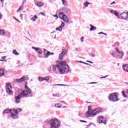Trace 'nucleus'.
Segmentation results:
<instances>
[{
	"instance_id": "9b49d317",
	"label": "nucleus",
	"mask_w": 128,
	"mask_h": 128,
	"mask_svg": "<svg viewBox=\"0 0 128 128\" xmlns=\"http://www.w3.org/2000/svg\"><path fill=\"white\" fill-rule=\"evenodd\" d=\"M24 80H26V77L22 76L20 78L15 80V82L16 84H20V82H22Z\"/></svg>"
},
{
	"instance_id": "dca6fc26",
	"label": "nucleus",
	"mask_w": 128,
	"mask_h": 128,
	"mask_svg": "<svg viewBox=\"0 0 128 128\" xmlns=\"http://www.w3.org/2000/svg\"><path fill=\"white\" fill-rule=\"evenodd\" d=\"M6 92L8 94H9V96H12V90H10V88H6Z\"/></svg>"
},
{
	"instance_id": "c85d7f7f",
	"label": "nucleus",
	"mask_w": 128,
	"mask_h": 128,
	"mask_svg": "<svg viewBox=\"0 0 128 128\" xmlns=\"http://www.w3.org/2000/svg\"><path fill=\"white\" fill-rule=\"evenodd\" d=\"M84 4L85 6H86V8H88V4H90V3L88 2V1H86V2Z\"/></svg>"
},
{
	"instance_id": "bb28decb",
	"label": "nucleus",
	"mask_w": 128,
	"mask_h": 128,
	"mask_svg": "<svg viewBox=\"0 0 128 128\" xmlns=\"http://www.w3.org/2000/svg\"><path fill=\"white\" fill-rule=\"evenodd\" d=\"M62 3L64 6H68V2L66 0H62Z\"/></svg>"
},
{
	"instance_id": "69168bd1",
	"label": "nucleus",
	"mask_w": 128,
	"mask_h": 128,
	"mask_svg": "<svg viewBox=\"0 0 128 128\" xmlns=\"http://www.w3.org/2000/svg\"><path fill=\"white\" fill-rule=\"evenodd\" d=\"M112 4H116V2H114V1L112 2Z\"/></svg>"
},
{
	"instance_id": "864d4df0",
	"label": "nucleus",
	"mask_w": 128,
	"mask_h": 128,
	"mask_svg": "<svg viewBox=\"0 0 128 128\" xmlns=\"http://www.w3.org/2000/svg\"><path fill=\"white\" fill-rule=\"evenodd\" d=\"M111 56H113V58H114V52H112L111 53Z\"/></svg>"
},
{
	"instance_id": "de8ad7c7",
	"label": "nucleus",
	"mask_w": 128,
	"mask_h": 128,
	"mask_svg": "<svg viewBox=\"0 0 128 128\" xmlns=\"http://www.w3.org/2000/svg\"><path fill=\"white\" fill-rule=\"evenodd\" d=\"M116 10H110V12H111L112 14H114V12H115Z\"/></svg>"
},
{
	"instance_id": "3c124183",
	"label": "nucleus",
	"mask_w": 128,
	"mask_h": 128,
	"mask_svg": "<svg viewBox=\"0 0 128 128\" xmlns=\"http://www.w3.org/2000/svg\"><path fill=\"white\" fill-rule=\"evenodd\" d=\"M22 16H24V14H20V18L21 20H22Z\"/></svg>"
},
{
	"instance_id": "f3484780",
	"label": "nucleus",
	"mask_w": 128,
	"mask_h": 128,
	"mask_svg": "<svg viewBox=\"0 0 128 128\" xmlns=\"http://www.w3.org/2000/svg\"><path fill=\"white\" fill-rule=\"evenodd\" d=\"M62 20L66 24H70V19H68V16H66L64 18H62Z\"/></svg>"
},
{
	"instance_id": "aec40b11",
	"label": "nucleus",
	"mask_w": 128,
	"mask_h": 128,
	"mask_svg": "<svg viewBox=\"0 0 128 128\" xmlns=\"http://www.w3.org/2000/svg\"><path fill=\"white\" fill-rule=\"evenodd\" d=\"M60 18L62 20V18H64V17H66V16L62 12H60L59 13Z\"/></svg>"
},
{
	"instance_id": "f257e3e1",
	"label": "nucleus",
	"mask_w": 128,
	"mask_h": 128,
	"mask_svg": "<svg viewBox=\"0 0 128 128\" xmlns=\"http://www.w3.org/2000/svg\"><path fill=\"white\" fill-rule=\"evenodd\" d=\"M53 72H54L56 70V68L60 74H64L70 71V66L66 64V62L62 61L60 63V65H52Z\"/></svg>"
},
{
	"instance_id": "4be33fe9",
	"label": "nucleus",
	"mask_w": 128,
	"mask_h": 128,
	"mask_svg": "<svg viewBox=\"0 0 128 128\" xmlns=\"http://www.w3.org/2000/svg\"><path fill=\"white\" fill-rule=\"evenodd\" d=\"M38 18V16L34 15V17H32L30 20H32L33 22H36V20Z\"/></svg>"
},
{
	"instance_id": "cd10ccee",
	"label": "nucleus",
	"mask_w": 128,
	"mask_h": 128,
	"mask_svg": "<svg viewBox=\"0 0 128 128\" xmlns=\"http://www.w3.org/2000/svg\"><path fill=\"white\" fill-rule=\"evenodd\" d=\"M4 34H6V32H4V30H0V36H4Z\"/></svg>"
},
{
	"instance_id": "a18cd8bd",
	"label": "nucleus",
	"mask_w": 128,
	"mask_h": 128,
	"mask_svg": "<svg viewBox=\"0 0 128 128\" xmlns=\"http://www.w3.org/2000/svg\"><path fill=\"white\" fill-rule=\"evenodd\" d=\"M56 30H58V32H60V26L58 28H56Z\"/></svg>"
},
{
	"instance_id": "37998d69",
	"label": "nucleus",
	"mask_w": 128,
	"mask_h": 128,
	"mask_svg": "<svg viewBox=\"0 0 128 128\" xmlns=\"http://www.w3.org/2000/svg\"><path fill=\"white\" fill-rule=\"evenodd\" d=\"M78 116H80V118H82V116H84V114H82V113H79L78 114Z\"/></svg>"
},
{
	"instance_id": "13d9d810",
	"label": "nucleus",
	"mask_w": 128,
	"mask_h": 128,
	"mask_svg": "<svg viewBox=\"0 0 128 128\" xmlns=\"http://www.w3.org/2000/svg\"><path fill=\"white\" fill-rule=\"evenodd\" d=\"M90 84H96V82H90L89 83Z\"/></svg>"
},
{
	"instance_id": "49530a36",
	"label": "nucleus",
	"mask_w": 128,
	"mask_h": 128,
	"mask_svg": "<svg viewBox=\"0 0 128 128\" xmlns=\"http://www.w3.org/2000/svg\"><path fill=\"white\" fill-rule=\"evenodd\" d=\"M13 18L15 20H16L17 22H20V20H18V19H16V17L14 16Z\"/></svg>"
},
{
	"instance_id": "7c9ffc66",
	"label": "nucleus",
	"mask_w": 128,
	"mask_h": 128,
	"mask_svg": "<svg viewBox=\"0 0 128 128\" xmlns=\"http://www.w3.org/2000/svg\"><path fill=\"white\" fill-rule=\"evenodd\" d=\"M64 56L60 54L58 56L59 60H62V58H64Z\"/></svg>"
},
{
	"instance_id": "f8f14e48",
	"label": "nucleus",
	"mask_w": 128,
	"mask_h": 128,
	"mask_svg": "<svg viewBox=\"0 0 128 128\" xmlns=\"http://www.w3.org/2000/svg\"><path fill=\"white\" fill-rule=\"evenodd\" d=\"M32 48L33 50H35L36 52H38V54H42V50L40 49V48H36L34 46H32Z\"/></svg>"
},
{
	"instance_id": "423d86ee",
	"label": "nucleus",
	"mask_w": 128,
	"mask_h": 128,
	"mask_svg": "<svg viewBox=\"0 0 128 128\" xmlns=\"http://www.w3.org/2000/svg\"><path fill=\"white\" fill-rule=\"evenodd\" d=\"M22 110L20 108H17L16 109H13V112H15V114H11V116L12 118H14V120L18 118V112H22Z\"/></svg>"
},
{
	"instance_id": "ea45409f",
	"label": "nucleus",
	"mask_w": 128,
	"mask_h": 128,
	"mask_svg": "<svg viewBox=\"0 0 128 128\" xmlns=\"http://www.w3.org/2000/svg\"><path fill=\"white\" fill-rule=\"evenodd\" d=\"M98 34H104L105 36H107L106 34L104 33V32H100L98 33Z\"/></svg>"
},
{
	"instance_id": "c756f323",
	"label": "nucleus",
	"mask_w": 128,
	"mask_h": 128,
	"mask_svg": "<svg viewBox=\"0 0 128 128\" xmlns=\"http://www.w3.org/2000/svg\"><path fill=\"white\" fill-rule=\"evenodd\" d=\"M90 126H96V125L90 122L89 124L87 125V128H90Z\"/></svg>"
},
{
	"instance_id": "20e7f679",
	"label": "nucleus",
	"mask_w": 128,
	"mask_h": 128,
	"mask_svg": "<svg viewBox=\"0 0 128 128\" xmlns=\"http://www.w3.org/2000/svg\"><path fill=\"white\" fill-rule=\"evenodd\" d=\"M108 100L112 102H118L120 100L118 98V93L114 92L110 94L108 96Z\"/></svg>"
},
{
	"instance_id": "e2e57ef3",
	"label": "nucleus",
	"mask_w": 128,
	"mask_h": 128,
	"mask_svg": "<svg viewBox=\"0 0 128 128\" xmlns=\"http://www.w3.org/2000/svg\"><path fill=\"white\" fill-rule=\"evenodd\" d=\"M91 56H92V58H94V56H96V55H94V54H92Z\"/></svg>"
},
{
	"instance_id": "1a4fd4ad",
	"label": "nucleus",
	"mask_w": 128,
	"mask_h": 128,
	"mask_svg": "<svg viewBox=\"0 0 128 128\" xmlns=\"http://www.w3.org/2000/svg\"><path fill=\"white\" fill-rule=\"evenodd\" d=\"M44 58H48V56H50L54 54V53L50 52L48 51V50H46V49H44Z\"/></svg>"
},
{
	"instance_id": "2f4dec72",
	"label": "nucleus",
	"mask_w": 128,
	"mask_h": 128,
	"mask_svg": "<svg viewBox=\"0 0 128 128\" xmlns=\"http://www.w3.org/2000/svg\"><path fill=\"white\" fill-rule=\"evenodd\" d=\"M120 46V42H116L114 44L112 45V46Z\"/></svg>"
},
{
	"instance_id": "6e6d98bb",
	"label": "nucleus",
	"mask_w": 128,
	"mask_h": 128,
	"mask_svg": "<svg viewBox=\"0 0 128 128\" xmlns=\"http://www.w3.org/2000/svg\"><path fill=\"white\" fill-rule=\"evenodd\" d=\"M87 62H90V64H94V62H92V61H90V60H86Z\"/></svg>"
},
{
	"instance_id": "f704fd0d",
	"label": "nucleus",
	"mask_w": 128,
	"mask_h": 128,
	"mask_svg": "<svg viewBox=\"0 0 128 128\" xmlns=\"http://www.w3.org/2000/svg\"><path fill=\"white\" fill-rule=\"evenodd\" d=\"M24 9V6H20V8L17 10L18 12H20V10H22Z\"/></svg>"
},
{
	"instance_id": "bf43d9fd",
	"label": "nucleus",
	"mask_w": 128,
	"mask_h": 128,
	"mask_svg": "<svg viewBox=\"0 0 128 128\" xmlns=\"http://www.w3.org/2000/svg\"><path fill=\"white\" fill-rule=\"evenodd\" d=\"M6 56H4L2 57V58L3 60H6Z\"/></svg>"
},
{
	"instance_id": "c03bdc74",
	"label": "nucleus",
	"mask_w": 128,
	"mask_h": 128,
	"mask_svg": "<svg viewBox=\"0 0 128 128\" xmlns=\"http://www.w3.org/2000/svg\"><path fill=\"white\" fill-rule=\"evenodd\" d=\"M108 76L106 75V76L100 77V78H108Z\"/></svg>"
},
{
	"instance_id": "393cba45",
	"label": "nucleus",
	"mask_w": 128,
	"mask_h": 128,
	"mask_svg": "<svg viewBox=\"0 0 128 128\" xmlns=\"http://www.w3.org/2000/svg\"><path fill=\"white\" fill-rule=\"evenodd\" d=\"M12 54H14L15 56H18L20 54V53L17 52L16 50H13L12 51Z\"/></svg>"
},
{
	"instance_id": "052dcab7",
	"label": "nucleus",
	"mask_w": 128,
	"mask_h": 128,
	"mask_svg": "<svg viewBox=\"0 0 128 128\" xmlns=\"http://www.w3.org/2000/svg\"><path fill=\"white\" fill-rule=\"evenodd\" d=\"M2 15L0 13V20H2Z\"/></svg>"
},
{
	"instance_id": "338daca9",
	"label": "nucleus",
	"mask_w": 128,
	"mask_h": 128,
	"mask_svg": "<svg viewBox=\"0 0 128 128\" xmlns=\"http://www.w3.org/2000/svg\"><path fill=\"white\" fill-rule=\"evenodd\" d=\"M78 62H80L81 64H84V62H82V61H80Z\"/></svg>"
},
{
	"instance_id": "4468645a",
	"label": "nucleus",
	"mask_w": 128,
	"mask_h": 128,
	"mask_svg": "<svg viewBox=\"0 0 128 128\" xmlns=\"http://www.w3.org/2000/svg\"><path fill=\"white\" fill-rule=\"evenodd\" d=\"M22 97L19 94L18 96H15V100L17 104H20V98H22Z\"/></svg>"
},
{
	"instance_id": "9d476101",
	"label": "nucleus",
	"mask_w": 128,
	"mask_h": 128,
	"mask_svg": "<svg viewBox=\"0 0 128 128\" xmlns=\"http://www.w3.org/2000/svg\"><path fill=\"white\" fill-rule=\"evenodd\" d=\"M128 12H123L122 13H120V16L121 17L122 20H128Z\"/></svg>"
},
{
	"instance_id": "c9c22d12",
	"label": "nucleus",
	"mask_w": 128,
	"mask_h": 128,
	"mask_svg": "<svg viewBox=\"0 0 128 128\" xmlns=\"http://www.w3.org/2000/svg\"><path fill=\"white\" fill-rule=\"evenodd\" d=\"M44 80H46V82H48V80H50V76H46L44 78Z\"/></svg>"
},
{
	"instance_id": "ddd939ff",
	"label": "nucleus",
	"mask_w": 128,
	"mask_h": 128,
	"mask_svg": "<svg viewBox=\"0 0 128 128\" xmlns=\"http://www.w3.org/2000/svg\"><path fill=\"white\" fill-rule=\"evenodd\" d=\"M61 10L62 12H64L65 14H68L71 12L70 9L66 8H63Z\"/></svg>"
},
{
	"instance_id": "6ab92c4d",
	"label": "nucleus",
	"mask_w": 128,
	"mask_h": 128,
	"mask_svg": "<svg viewBox=\"0 0 128 128\" xmlns=\"http://www.w3.org/2000/svg\"><path fill=\"white\" fill-rule=\"evenodd\" d=\"M4 76V69L0 68V78Z\"/></svg>"
},
{
	"instance_id": "0eeeda50",
	"label": "nucleus",
	"mask_w": 128,
	"mask_h": 128,
	"mask_svg": "<svg viewBox=\"0 0 128 128\" xmlns=\"http://www.w3.org/2000/svg\"><path fill=\"white\" fill-rule=\"evenodd\" d=\"M97 122L106 124V118L102 116H99L97 118Z\"/></svg>"
},
{
	"instance_id": "6e6552de",
	"label": "nucleus",
	"mask_w": 128,
	"mask_h": 128,
	"mask_svg": "<svg viewBox=\"0 0 128 128\" xmlns=\"http://www.w3.org/2000/svg\"><path fill=\"white\" fill-rule=\"evenodd\" d=\"M115 52L117 54L118 56H119L120 58L122 59L124 58V52L120 51L118 48H115Z\"/></svg>"
},
{
	"instance_id": "4d7b16f0",
	"label": "nucleus",
	"mask_w": 128,
	"mask_h": 128,
	"mask_svg": "<svg viewBox=\"0 0 128 128\" xmlns=\"http://www.w3.org/2000/svg\"><path fill=\"white\" fill-rule=\"evenodd\" d=\"M54 86H66V85L62 84H55V85H54Z\"/></svg>"
},
{
	"instance_id": "b1692460",
	"label": "nucleus",
	"mask_w": 128,
	"mask_h": 128,
	"mask_svg": "<svg viewBox=\"0 0 128 128\" xmlns=\"http://www.w3.org/2000/svg\"><path fill=\"white\" fill-rule=\"evenodd\" d=\"M90 26H91L90 28V32H92V30H96V28L92 24H90Z\"/></svg>"
},
{
	"instance_id": "680f3d73",
	"label": "nucleus",
	"mask_w": 128,
	"mask_h": 128,
	"mask_svg": "<svg viewBox=\"0 0 128 128\" xmlns=\"http://www.w3.org/2000/svg\"><path fill=\"white\" fill-rule=\"evenodd\" d=\"M0 62H6V60H4L0 59Z\"/></svg>"
},
{
	"instance_id": "5fc2aeb1",
	"label": "nucleus",
	"mask_w": 128,
	"mask_h": 128,
	"mask_svg": "<svg viewBox=\"0 0 128 128\" xmlns=\"http://www.w3.org/2000/svg\"><path fill=\"white\" fill-rule=\"evenodd\" d=\"M40 14H42V16H46V14L42 12H40Z\"/></svg>"
},
{
	"instance_id": "79ce46f5",
	"label": "nucleus",
	"mask_w": 128,
	"mask_h": 128,
	"mask_svg": "<svg viewBox=\"0 0 128 128\" xmlns=\"http://www.w3.org/2000/svg\"><path fill=\"white\" fill-rule=\"evenodd\" d=\"M52 96H60V94H52Z\"/></svg>"
},
{
	"instance_id": "412c9836",
	"label": "nucleus",
	"mask_w": 128,
	"mask_h": 128,
	"mask_svg": "<svg viewBox=\"0 0 128 128\" xmlns=\"http://www.w3.org/2000/svg\"><path fill=\"white\" fill-rule=\"evenodd\" d=\"M12 110V109L6 108V110H4L3 112V114H10Z\"/></svg>"
},
{
	"instance_id": "58836bf2",
	"label": "nucleus",
	"mask_w": 128,
	"mask_h": 128,
	"mask_svg": "<svg viewBox=\"0 0 128 128\" xmlns=\"http://www.w3.org/2000/svg\"><path fill=\"white\" fill-rule=\"evenodd\" d=\"M113 14H114L116 16H118V12H116V10L115 12H114Z\"/></svg>"
},
{
	"instance_id": "473e14b6",
	"label": "nucleus",
	"mask_w": 128,
	"mask_h": 128,
	"mask_svg": "<svg viewBox=\"0 0 128 128\" xmlns=\"http://www.w3.org/2000/svg\"><path fill=\"white\" fill-rule=\"evenodd\" d=\"M38 78L39 81H40V82H44V78L39 76Z\"/></svg>"
},
{
	"instance_id": "603ef678",
	"label": "nucleus",
	"mask_w": 128,
	"mask_h": 128,
	"mask_svg": "<svg viewBox=\"0 0 128 128\" xmlns=\"http://www.w3.org/2000/svg\"><path fill=\"white\" fill-rule=\"evenodd\" d=\"M80 122H86V121L84 120H80Z\"/></svg>"
},
{
	"instance_id": "2eb2a0df",
	"label": "nucleus",
	"mask_w": 128,
	"mask_h": 128,
	"mask_svg": "<svg viewBox=\"0 0 128 128\" xmlns=\"http://www.w3.org/2000/svg\"><path fill=\"white\" fill-rule=\"evenodd\" d=\"M35 4L38 8H42V6H44V3L42 2H36Z\"/></svg>"
},
{
	"instance_id": "72a5a7b5",
	"label": "nucleus",
	"mask_w": 128,
	"mask_h": 128,
	"mask_svg": "<svg viewBox=\"0 0 128 128\" xmlns=\"http://www.w3.org/2000/svg\"><path fill=\"white\" fill-rule=\"evenodd\" d=\"M55 106L56 108H62V104H55Z\"/></svg>"
},
{
	"instance_id": "09e8293b",
	"label": "nucleus",
	"mask_w": 128,
	"mask_h": 128,
	"mask_svg": "<svg viewBox=\"0 0 128 128\" xmlns=\"http://www.w3.org/2000/svg\"><path fill=\"white\" fill-rule=\"evenodd\" d=\"M84 37L82 36L80 40L81 42H84Z\"/></svg>"
},
{
	"instance_id": "8fccbe9b",
	"label": "nucleus",
	"mask_w": 128,
	"mask_h": 128,
	"mask_svg": "<svg viewBox=\"0 0 128 128\" xmlns=\"http://www.w3.org/2000/svg\"><path fill=\"white\" fill-rule=\"evenodd\" d=\"M83 64H86L87 66H92L90 64L88 63H86V62H84Z\"/></svg>"
},
{
	"instance_id": "5701e85b",
	"label": "nucleus",
	"mask_w": 128,
	"mask_h": 128,
	"mask_svg": "<svg viewBox=\"0 0 128 128\" xmlns=\"http://www.w3.org/2000/svg\"><path fill=\"white\" fill-rule=\"evenodd\" d=\"M66 52H68V50H64V49H62V52H61V54H62V56H66Z\"/></svg>"
},
{
	"instance_id": "7ed1b4c3",
	"label": "nucleus",
	"mask_w": 128,
	"mask_h": 128,
	"mask_svg": "<svg viewBox=\"0 0 128 128\" xmlns=\"http://www.w3.org/2000/svg\"><path fill=\"white\" fill-rule=\"evenodd\" d=\"M90 106H88V111L86 114V118H88V116H96L98 114H100V112H102V109H100V108H96L92 110L90 109Z\"/></svg>"
},
{
	"instance_id": "a211bd4d",
	"label": "nucleus",
	"mask_w": 128,
	"mask_h": 128,
	"mask_svg": "<svg viewBox=\"0 0 128 128\" xmlns=\"http://www.w3.org/2000/svg\"><path fill=\"white\" fill-rule=\"evenodd\" d=\"M122 68L124 70L128 72V64H125L122 66Z\"/></svg>"
},
{
	"instance_id": "e433bc0d",
	"label": "nucleus",
	"mask_w": 128,
	"mask_h": 128,
	"mask_svg": "<svg viewBox=\"0 0 128 128\" xmlns=\"http://www.w3.org/2000/svg\"><path fill=\"white\" fill-rule=\"evenodd\" d=\"M122 96L124 98H126V93L124 92V91H122Z\"/></svg>"
},
{
	"instance_id": "4c0bfd02",
	"label": "nucleus",
	"mask_w": 128,
	"mask_h": 128,
	"mask_svg": "<svg viewBox=\"0 0 128 128\" xmlns=\"http://www.w3.org/2000/svg\"><path fill=\"white\" fill-rule=\"evenodd\" d=\"M12 84L10 83H6V88H9V86H10V85Z\"/></svg>"
},
{
	"instance_id": "a878e982",
	"label": "nucleus",
	"mask_w": 128,
	"mask_h": 128,
	"mask_svg": "<svg viewBox=\"0 0 128 128\" xmlns=\"http://www.w3.org/2000/svg\"><path fill=\"white\" fill-rule=\"evenodd\" d=\"M64 22H62L61 24V25L60 26V32H62V28H64Z\"/></svg>"
},
{
	"instance_id": "0e129e2a",
	"label": "nucleus",
	"mask_w": 128,
	"mask_h": 128,
	"mask_svg": "<svg viewBox=\"0 0 128 128\" xmlns=\"http://www.w3.org/2000/svg\"><path fill=\"white\" fill-rule=\"evenodd\" d=\"M54 18H58V15L56 14H55V15H54Z\"/></svg>"
},
{
	"instance_id": "39448f33",
	"label": "nucleus",
	"mask_w": 128,
	"mask_h": 128,
	"mask_svg": "<svg viewBox=\"0 0 128 128\" xmlns=\"http://www.w3.org/2000/svg\"><path fill=\"white\" fill-rule=\"evenodd\" d=\"M32 90L27 85H25V90H22L20 94L22 98H26V96H28L29 94H32Z\"/></svg>"
},
{
	"instance_id": "774afa93",
	"label": "nucleus",
	"mask_w": 128,
	"mask_h": 128,
	"mask_svg": "<svg viewBox=\"0 0 128 128\" xmlns=\"http://www.w3.org/2000/svg\"><path fill=\"white\" fill-rule=\"evenodd\" d=\"M0 0L2 4V2H4V0Z\"/></svg>"
},
{
	"instance_id": "f03ea898",
	"label": "nucleus",
	"mask_w": 128,
	"mask_h": 128,
	"mask_svg": "<svg viewBox=\"0 0 128 128\" xmlns=\"http://www.w3.org/2000/svg\"><path fill=\"white\" fill-rule=\"evenodd\" d=\"M49 124L50 128H58L60 126V121L58 118L46 120L44 122V126Z\"/></svg>"
},
{
	"instance_id": "a19ab883",
	"label": "nucleus",
	"mask_w": 128,
	"mask_h": 128,
	"mask_svg": "<svg viewBox=\"0 0 128 128\" xmlns=\"http://www.w3.org/2000/svg\"><path fill=\"white\" fill-rule=\"evenodd\" d=\"M18 66H22V64L20 63V60H18Z\"/></svg>"
}]
</instances>
